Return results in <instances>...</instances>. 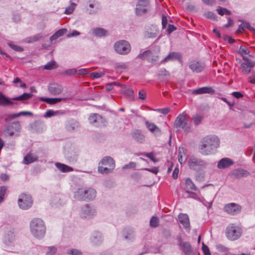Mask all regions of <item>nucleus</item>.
Listing matches in <instances>:
<instances>
[{
  "label": "nucleus",
  "mask_w": 255,
  "mask_h": 255,
  "mask_svg": "<svg viewBox=\"0 0 255 255\" xmlns=\"http://www.w3.org/2000/svg\"><path fill=\"white\" fill-rule=\"evenodd\" d=\"M220 145L219 138L215 135H208L204 137L200 145V153L205 155L215 152Z\"/></svg>",
  "instance_id": "f257e3e1"
},
{
  "label": "nucleus",
  "mask_w": 255,
  "mask_h": 255,
  "mask_svg": "<svg viewBox=\"0 0 255 255\" xmlns=\"http://www.w3.org/2000/svg\"><path fill=\"white\" fill-rule=\"evenodd\" d=\"M30 229L34 237L41 239L45 235L46 227L42 219L35 218L33 219L30 223Z\"/></svg>",
  "instance_id": "f03ea898"
},
{
  "label": "nucleus",
  "mask_w": 255,
  "mask_h": 255,
  "mask_svg": "<svg viewBox=\"0 0 255 255\" xmlns=\"http://www.w3.org/2000/svg\"><path fill=\"white\" fill-rule=\"evenodd\" d=\"M96 196V190L91 188L78 189L74 194L75 199L78 200H92Z\"/></svg>",
  "instance_id": "7ed1b4c3"
},
{
  "label": "nucleus",
  "mask_w": 255,
  "mask_h": 255,
  "mask_svg": "<svg viewBox=\"0 0 255 255\" xmlns=\"http://www.w3.org/2000/svg\"><path fill=\"white\" fill-rule=\"evenodd\" d=\"M115 167V162L110 156L104 157L100 162L98 171L102 174L111 173Z\"/></svg>",
  "instance_id": "20e7f679"
},
{
  "label": "nucleus",
  "mask_w": 255,
  "mask_h": 255,
  "mask_svg": "<svg viewBox=\"0 0 255 255\" xmlns=\"http://www.w3.org/2000/svg\"><path fill=\"white\" fill-rule=\"evenodd\" d=\"M225 233L228 240L234 241L241 237L243 231L241 227L234 224H230L226 228Z\"/></svg>",
  "instance_id": "39448f33"
},
{
  "label": "nucleus",
  "mask_w": 255,
  "mask_h": 255,
  "mask_svg": "<svg viewBox=\"0 0 255 255\" xmlns=\"http://www.w3.org/2000/svg\"><path fill=\"white\" fill-rule=\"evenodd\" d=\"M189 120V117L186 113L179 114L174 122V127L176 128H182L188 132L190 129V126L188 124Z\"/></svg>",
  "instance_id": "423d86ee"
},
{
  "label": "nucleus",
  "mask_w": 255,
  "mask_h": 255,
  "mask_svg": "<svg viewBox=\"0 0 255 255\" xmlns=\"http://www.w3.org/2000/svg\"><path fill=\"white\" fill-rule=\"evenodd\" d=\"M188 165L191 169L199 171L206 168L208 163L200 158L192 157L188 160Z\"/></svg>",
  "instance_id": "0eeeda50"
},
{
  "label": "nucleus",
  "mask_w": 255,
  "mask_h": 255,
  "mask_svg": "<svg viewBox=\"0 0 255 255\" xmlns=\"http://www.w3.org/2000/svg\"><path fill=\"white\" fill-rule=\"evenodd\" d=\"M115 51L120 54H128L131 49L130 45L128 41L121 40L117 42L114 45Z\"/></svg>",
  "instance_id": "6e6552de"
},
{
  "label": "nucleus",
  "mask_w": 255,
  "mask_h": 255,
  "mask_svg": "<svg viewBox=\"0 0 255 255\" xmlns=\"http://www.w3.org/2000/svg\"><path fill=\"white\" fill-rule=\"evenodd\" d=\"M31 196L29 194H22L18 200V204L20 208L26 210L32 205Z\"/></svg>",
  "instance_id": "1a4fd4ad"
},
{
  "label": "nucleus",
  "mask_w": 255,
  "mask_h": 255,
  "mask_svg": "<svg viewBox=\"0 0 255 255\" xmlns=\"http://www.w3.org/2000/svg\"><path fill=\"white\" fill-rule=\"evenodd\" d=\"M90 123L96 127H105L106 125V120L98 114H92L89 118Z\"/></svg>",
  "instance_id": "9d476101"
},
{
  "label": "nucleus",
  "mask_w": 255,
  "mask_h": 255,
  "mask_svg": "<svg viewBox=\"0 0 255 255\" xmlns=\"http://www.w3.org/2000/svg\"><path fill=\"white\" fill-rule=\"evenodd\" d=\"M241 206L235 203L227 204L224 208L225 212L229 215L233 216L239 214L241 211Z\"/></svg>",
  "instance_id": "9b49d317"
},
{
  "label": "nucleus",
  "mask_w": 255,
  "mask_h": 255,
  "mask_svg": "<svg viewBox=\"0 0 255 255\" xmlns=\"http://www.w3.org/2000/svg\"><path fill=\"white\" fill-rule=\"evenodd\" d=\"M21 130V125L19 122H14L6 127L5 132L9 136H13L15 132H19Z\"/></svg>",
  "instance_id": "f8f14e48"
},
{
  "label": "nucleus",
  "mask_w": 255,
  "mask_h": 255,
  "mask_svg": "<svg viewBox=\"0 0 255 255\" xmlns=\"http://www.w3.org/2000/svg\"><path fill=\"white\" fill-rule=\"evenodd\" d=\"M96 213L95 209L93 207L88 205L83 206L81 209V215L85 218H90L95 215Z\"/></svg>",
  "instance_id": "ddd939ff"
},
{
  "label": "nucleus",
  "mask_w": 255,
  "mask_h": 255,
  "mask_svg": "<svg viewBox=\"0 0 255 255\" xmlns=\"http://www.w3.org/2000/svg\"><path fill=\"white\" fill-rule=\"evenodd\" d=\"M137 57L142 60H146L149 62H155L158 60V56L149 50L145 51L139 54Z\"/></svg>",
  "instance_id": "4468645a"
},
{
  "label": "nucleus",
  "mask_w": 255,
  "mask_h": 255,
  "mask_svg": "<svg viewBox=\"0 0 255 255\" xmlns=\"http://www.w3.org/2000/svg\"><path fill=\"white\" fill-rule=\"evenodd\" d=\"M63 91L62 86L57 83H52L48 86V91L54 96H56L61 94Z\"/></svg>",
  "instance_id": "2eb2a0df"
},
{
  "label": "nucleus",
  "mask_w": 255,
  "mask_h": 255,
  "mask_svg": "<svg viewBox=\"0 0 255 255\" xmlns=\"http://www.w3.org/2000/svg\"><path fill=\"white\" fill-rule=\"evenodd\" d=\"M178 220L179 222L183 225L185 229L189 232L190 231V224L189 221V218L187 214L180 213L179 214Z\"/></svg>",
  "instance_id": "dca6fc26"
},
{
  "label": "nucleus",
  "mask_w": 255,
  "mask_h": 255,
  "mask_svg": "<svg viewBox=\"0 0 255 255\" xmlns=\"http://www.w3.org/2000/svg\"><path fill=\"white\" fill-rule=\"evenodd\" d=\"M189 67L193 72L199 73L204 69L205 65L202 62L193 61L189 63Z\"/></svg>",
  "instance_id": "f3484780"
},
{
  "label": "nucleus",
  "mask_w": 255,
  "mask_h": 255,
  "mask_svg": "<svg viewBox=\"0 0 255 255\" xmlns=\"http://www.w3.org/2000/svg\"><path fill=\"white\" fill-rule=\"evenodd\" d=\"M179 246L180 250L186 255H189L192 252V247L188 242H183L181 238L179 239Z\"/></svg>",
  "instance_id": "a211bd4d"
},
{
  "label": "nucleus",
  "mask_w": 255,
  "mask_h": 255,
  "mask_svg": "<svg viewBox=\"0 0 255 255\" xmlns=\"http://www.w3.org/2000/svg\"><path fill=\"white\" fill-rule=\"evenodd\" d=\"M233 160L229 158H222L218 163L217 167L220 169H225L234 164Z\"/></svg>",
  "instance_id": "6ab92c4d"
},
{
  "label": "nucleus",
  "mask_w": 255,
  "mask_h": 255,
  "mask_svg": "<svg viewBox=\"0 0 255 255\" xmlns=\"http://www.w3.org/2000/svg\"><path fill=\"white\" fill-rule=\"evenodd\" d=\"M145 125L148 130L156 136H160L161 134V129L153 123L145 122Z\"/></svg>",
  "instance_id": "aec40b11"
},
{
  "label": "nucleus",
  "mask_w": 255,
  "mask_h": 255,
  "mask_svg": "<svg viewBox=\"0 0 255 255\" xmlns=\"http://www.w3.org/2000/svg\"><path fill=\"white\" fill-rule=\"evenodd\" d=\"M215 90L210 87H203L194 90L192 94L194 95H200L203 94H213Z\"/></svg>",
  "instance_id": "412c9836"
},
{
  "label": "nucleus",
  "mask_w": 255,
  "mask_h": 255,
  "mask_svg": "<svg viewBox=\"0 0 255 255\" xmlns=\"http://www.w3.org/2000/svg\"><path fill=\"white\" fill-rule=\"evenodd\" d=\"M38 158L37 155L29 152L24 157L23 163L24 164L28 165L37 161Z\"/></svg>",
  "instance_id": "4be33fe9"
},
{
  "label": "nucleus",
  "mask_w": 255,
  "mask_h": 255,
  "mask_svg": "<svg viewBox=\"0 0 255 255\" xmlns=\"http://www.w3.org/2000/svg\"><path fill=\"white\" fill-rule=\"evenodd\" d=\"M232 175L237 178H240L243 177H247L249 175V173L246 170L238 169L234 170Z\"/></svg>",
  "instance_id": "5701e85b"
},
{
  "label": "nucleus",
  "mask_w": 255,
  "mask_h": 255,
  "mask_svg": "<svg viewBox=\"0 0 255 255\" xmlns=\"http://www.w3.org/2000/svg\"><path fill=\"white\" fill-rule=\"evenodd\" d=\"M65 98H49L41 97L40 100L42 102H45L46 103L50 105H53L58 102L62 101V100H65Z\"/></svg>",
  "instance_id": "b1692460"
},
{
  "label": "nucleus",
  "mask_w": 255,
  "mask_h": 255,
  "mask_svg": "<svg viewBox=\"0 0 255 255\" xmlns=\"http://www.w3.org/2000/svg\"><path fill=\"white\" fill-rule=\"evenodd\" d=\"M11 99L6 97L1 92H0V106H7L14 104Z\"/></svg>",
  "instance_id": "393cba45"
},
{
  "label": "nucleus",
  "mask_w": 255,
  "mask_h": 255,
  "mask_svg": "<svg viewBox=\"0 0 255 255\" xmlns=\"http://www.w3.org/2000/svg\"><path fill=\"white\" fill-rule=\"evenodd\" d=\"M186 159V149L183 147H179L178 150V161L182 164Z\"/></svg>",
  "instance_id": "a878e982"
},
{
  "label": "nucleus",
  "mask_w": 255,
  "mask_h": 255,
  "mask_svg": "<svg viewBox=\"0 0 255 255\" xmlns=\"http://www.w3.org/2000/svg\"><path fill=\"white\" fill-rule=\"evenodd\" d=\"M91 242L94 245H98L102 241V237L101 234L99 232H94L91 237Z\"/></svg>",
  "instance_id": "bb28decb"
},
{
  "label": "nucleus",
  "mask_w": 255,
  "mask_h": 255,
  "mask_svg": "<svg viewBox=\"0 0 255 255\" xmlns=\"http://www.w3.org/2000/svg\"><path fill=\"white\" fill-rule=\"evenodd\" d=\"M56 167L62 172H68L73 171V168L66 164L57 162L55 163Z\"/></svg>",
  "instance_id": "cd10ccee"
},
{
  "label": "nucleus",
  "mask_w": 255,
  "mask_h": 255,
  "mask_svg": "<svg viewBox=\"0 0 255 255\" xmlns=\"http://www.w3.org/2000/svg\"><path fill=\"white\" fill-rule=\"evenodd\" d=\"M180 57V55L177 52H171L164 59H163L161 63H165L169 61L174 60L178 59Z\"/></svg>",
  "instance_id": "c85d7f7f"
},
{
  "label": "nucleus",
  "mask_w": 255,
  "mask_h": 255,
  "mask_svg": "<svg viewBox=\"0 0 255 255\" xmlns=\"http://www.w3.org/2000/svg\"><path fill=\"white\" fill-rule=\"evenodd\" d=\"M68 30L66 28H62L56 31L53 35L50 37V40L52 41L63 36L67 32Z\"/></svg>",
  "instance_id": "c756f323"
},
{
  "label": "nucleus",
  "mask_w": 255,
  "mask_h": 255,
  "mask_svg": "<svg viewBox=\"0 0 255 255\" xmlns=\"http://www.w3.org/2000/svg\"><path fill=\"white\" fill-rule=\"evenodd\" d=\"M158 77L159 79L166 81L169 79V73L165 69H161L159 71Z\"/></svg>",
  "instance_id": "7c9ffc66"
},
{
  "label": "nucleus",
  "mask_w": 255,
  "mask_h": 255,
  "mask_svg": "<svg viewBox=\"0 0 255 255\" xmlns=\"http://www.w3.org/2000/svg\"><path fill=\"white\" fill-rule=\"evenodd\" d=\"M93 34L98 37L105 36L108 34V32L102 28H96L93 30Z\"/></svg>",
  "instance_id": "2f4dec72"
},
{
  "label": "nucleus",
  "mask_w": 255,
  "mask_h": 255,
  "mask_svg": "<svg viewBox=\"0 0 255 255\" xmlns=\"http://www.w3.org/2000/svg\"><path fill=\"white\" fill-rule=\"evenodd\" d=\"M132 137L134 140L140 143H142L144 140V135L138 130L133 132Z\"/></svg>",
  "instance_id": "473e14b6"
},
{
  "label": "nucleus",
  "mask_w": 255,
  "mask_h": 255,
  "mask_svg": "<svg viewBox=\"0 0 255 255\" xmlns=\"http://www.w3.org/2000/svg\"><path fill=\"white\" fill-rule=\"evenodd\" d=\"M66 156L70 162H74L77 160L78 153L75 151L71 150L66 154Z\"/></svg>",
  "instance_id": "72a5a7b5"
},
{
  "label": "nucleus",
  "mask_w": 255,
  "mask_h": 255,
  "mask_svg": "<svg viewBox=\"0 0 255 255\" xmlns=\"http://www.w3.org/2000/svg\"><path fill=\"white\" fill-rule=\"evenodd\" d=\"M32 97V95L30 93H23L22 95L16 97L14 98H12L11 100L14 101H25L30 99Z\"/></svg>",
  "instance_id": "f704fd0d"
},
{
  "label": "nucleus",
  "mask_w": 255,
  "mask_h": 255,
  "mask_svg": "<svg viewBox=\"0 0 255 255\" xmlns=\"http://www.w3.org/2000/svg\"><path fill=\"white\" fill-rule=\"evenodd\" d=\"M185 186L187 190H191L196 191L197 190L196 187L195 186V184L190 178H187L186 179ZM187 192L189 193L188 191H187Z\"/></svg>",
  "instance_id": "c9c22d12"
},
{
  "label": "nucleus",
  "mask_w": 255,
  "mask_h": 255,
  "mask_svg": "<svg viewBox=\"0 0 255 255\" xmlns=\"http://www.w3.org/2000/svg\"><path fill=\"white\" fill-rule=\"evenodd\" d=\"M250 65L248 63H242L241 65V69L242 72L248 74L251 73V70Z\"/></svg>",
  "instance_id": "e433bc0d"
},
{
  "label": "nucleus",
  "mask_w": 255,
  "mask_h": 255,
  "mask_svg": "<svg viewBox=\"0 0 255 255\" xmlns=\"http://www.w3.org/2000/svg\"><path fill=\"white\" fill-rule=\"evenodd\" d=\"M203 119V116L200 115L196 114L194 115L192 118L193 123L195 126L199 125Z\"/></svg>",
  "instance_id": "4c0bfd02"
},
{
  "label": "nucleus",
  "mask_w": 255,
  "mask_h": 255,
  "mask_svg": "<svg viewBox=\"0 0 255 255\" xmlns=\"http://www.w3.org/2000/svg\"><path fill=\"white\" fill-rule=\"evenodd\" d=\"M79 127V123L76 121H73L66 126V128L68 131H72L75 130Z\"/></svg>",
  "instance_id": "58836bf2"
},
{
  "label": "nucleus",
  "mask_w": 255,
  "mask_h": 255,
  "mask_svg": "<svg viewBox=\"0 0 255 255\" xmlns=\"http://www.w3.org/2000/svg\"><path fill=\"white\" fill-rule=\"evenodd\" d=\"M217 11L218 13L221 15H223L224 14L229 15L231 14V12L230 10L226 8H223L221 6L218 7Z\"/></svg>",
  "instance_id": "ea45409f"
},
{
  "label": "nucleus",
  "mask_w": 255,
  "mask_h": 255,
  "mask_svg": "<svg viewBox=\"0 0 255 255\" xmlns=\"http://www.w3.org/2000/svg\"><path fill=\"white\" fill-rule=\"evenodd\" d=\"M57 252V248L55 246H50L47 248L46 254L47 255H54Z\"/></svg>",
  "instance_id": "a19ab883"
},
{
  "label": "nucleus",
  "mask_w": 255,
  "mask_h": 255,
  "mask_svg": "<svg viewBox=\"0 0 255 255\" xmlns=\"http://www.w3.org/2000/svg\"><path fill=\"white\" fill-rule=\"evenodd\" d=\"M238 53L241 56L247 55L250 53V50L246 46H241L239 50Z\"/></svg>",
  "instance_id": "79ce46f5"
},
{
  "label": "nucleus",
  "mask_w": 255,
  "mask_h": 255,
  "mask_svg": "<svg viewBox=\"0 0 255 255\" xmlns=\"http://www.w3.org/2000/svg\"><path fill=\"white\" fill-rule=\"evenodd\" d=\"M159 220L156 217H152L150 220V225L151 227L156 228L158 226Z\"/></svg>",
  "instance_id": "37998d69"
},
{
  "label": "nucleus",
  "mask_w": 255,
  "mask_h": 255,
  "mask_svg": "<svg viewBox=\"0 0 255 255\" xmlns=\"http://www.w3.org/2000/svg\"><path fill=\"white\" fill-rule=\"evenodd\" d=\"M122 93L126 96L132 97L133 94V91L131 89L125 88V89L123 90Z\"/></svg>",
  "instance_id": "c03bdc74"
},
{
  "label": "nucleus",
  "mask_w": 255,
  "mask_h": 255,
  "mask_svg": "<svg viewBox=\"0 0 255 255\" xmlns=\"http://www.w3.org/2000/svg\"><path fill=\"white\" fill-rule=\"evenodd\" d=\"M147 10V8L144 7L136 6L135 9L136 14L139 15L145 14V13H146Z\"/></svg>",
  "instance_id": "a18cd8bd"
},
{
  "label": "nucleus",
  "mask_w": 255,
  "mask_h": 255,
  "mask_svg": "<svg viewBox=\"0 0 255 255\" xmlns=\"http://www.w3.org/2000/svg\"><path fill=\"white\" fill-rule=\"evenodd\" d=\"M16 118H17V114H9L4 116V121L8 122Z\"/></svg>",
  "instance_id": "49530a36"
},
{
  "label": "nucleus",
  "mask_w": 255,
  "mask_h": 255,
  "mask_svg": "<svg viewBox=\"0 0 255 255\" xmlns=\"http://www.w3.org/2000/svg\"><path fill=\"white\" fill-rule=\"evenodd\" d=\"M206 18H210L211 19L215 20L217 19L216 15L213 12L208 11L204 14Z\"/></svg>",
  "instance_id": "de8ad7c7"
},
{
  "label": "nucleus",
  "mask_w": 255,
  "mask_h": 255,
  "mask_svg": "<svg viewBox=\"0 0 255 255\" xmlns=\"http://www.w3.org/2000/svg\"><path fill=\"white\" fill-rule=\"evenodd\" d=\"M68 254L72 255H82V252L79 250L75 249L68 250L67 251Z\"/></svg>",
  "instance_id": "09e8293b"
},
{
  "label": "nucleus",
  "mask_w": 255,
  "mask_h": 255,
  "mask_svg": "<svg viewBox=\"0 0 255 255\" xmlns=\"http://www.w3.org/2000/svg\"><path fill=\"white\" fill-rule=\"evenodd\" d=\"M148 4V0H139L136 6L146 7Z\"/></svg>",
  "instance_id": "8fccbe9b"
},
{
  "label": "nucleus",
  "mask_w": 255,
  "mask_h": 255,
  "mask_svg": "<svg viewBox=\"0 0 255 255\" xmlns=\"http://www.w3.org/2000/svg\"><path fill=\"white\" fill-rule=\"evenodd\" d=\"M14 239V235L12 232H9V234L5 236V242L7 240L8 242L11 243Z\"/></svg>",
  "instance_id": "3c124183"
},
{
  "label": "nucleus",
  "mask_w": 255,
  "mask_h": 255,
  "mask_svg": "<svg viewBox=\"0 0 255 255\" xmlns=\"http://www.w3.org/2000/svg\"><path fill=\"white\" fill-rule=\"evenodd\" d=\"M75 5H76L75 3H71L70 6L69 7L66 8V9L65 10L64 13L65 14H67L72 13L74 9V7H75Z\"/></svg>",
  "instance_id": "603ef678"
},
{
  "label": "nucleus",
  "mask_w": 255,
  "mask_h": 255,
  "mask_svg": "<svg viewBox=\"0 0 255 255\" xmlns=\"http://www.w3.org/2000/svg\"><path fill=\"white\" fill-rule=\"evenodd\" d=\"M42 37V36L40 34H36L31 37L29 38V40L27 41L28 42H33L34 41H36L39 39H41Z\"/></svg>",
  "instance_id": "864d4df0"
},
{
  "label": "nucleus",
  "mask_w": 255,
  "mask_h": 255,
  "mask_svg": "<svg viewBox=\"0 0 255 255\" xmlns=\"http://www.w3.org/2000/svg\"><path fill=\"white\" fill-rule=\"evenodd\" d=\"M6 190V187L5 186L0 187V202H1L3 199V196L5 194Z\"/></svg>",
  "instance_id": "5fc2aeb1"
},
{
  "label": "nucleus",
  "mask_w": 255,
  "mask_h": 255,
  "mask_svg": "<svg viewBox=\"0 0 255 255\" xmlns=\"http://www.w3.org/2000/svg\"><path fill=\"white\" fill-rule=\"evenodd\" d=\"M202 250L205 255H211L208 246L204 243H202Z\"/></svg>",
  "instance_id": "6e6d98bb"
},
{
  "label": "nucleus",
  "mask_w": 255,
  "mask_h": 255,
  "mask_svg": "<svg viewBox=\"0 0 255 255\" xmlns=\"http://www.w3.org/2000/svg\"><path fill=\"white\" fill-rule=\"evenodd\" d=\"M243 57V59L244 61H246L245 63H248L250 65V67H254L255 65V63L253 61L251 60L249 58H248L247 57L245 56L244 55L242 56Z\"/></svg>",
  "instance_id": "4d7b16f0"
},
{
  "label": "nucleus",
  "mask_w": 255,
  "mask_h": 255,
  "mask_svg": "<svg viewBox=\"0 0 255 255\" xmlns=\"http://www.w3.org/2000/svg\"><path fill=\"white\" fill-rule=\"evenodd\" d=\"M216 249L221 252H227L228 251V248L220 244L216 246Z\"/></svg>",
  "instance_id": "13d9d810"
},
{
  "label": "nucleus",
  "mask_w": 255,
  "mask_h": 255,
  "mask_svg": "<svg viewBox=\"0 0 255 255\" xmlns=\"http://www.w3.org/2000/svg\"><path fill=\"white\" fill-rule=\"evenodd\" d=\"M104 75L103 72H93L91 73L90 76L94 78H99L102 77Z\"/></svg>",
  "instance_id": "bf43d9fd"
},
{
  "label": "nucleus",
  "mask_w": 255,
  "mask_h": 255,
  "mask_svg": "<svg viewBox=\"0 0 255 255\" xmlns=\"http://www.w3.org/2000/svg\"><path fill=\"white\" fill-rule=\"evenodd\" d=\"M146 94L144 90H142L138 92V98L139 99L144 100L146 99Z\"/></svg>",
  "instance_id": "052dcab7"
},
{
  "label": "nucleus",
  "mask_w": 255,
  "mask_h": 255,
  "mask_svg": "<svg viewBox=\"0 0 255 255\" xmlns=\"http://www.w3.org/2000/svg\"><path fill=\"white\" fill-rule=\"evenodd\" d=\"M157 111L158 112H159L164 115H166L170 112V108L167 107V108H163V109H158L157 110Z\"/></svg>",
  "instance_id": "680f3d73"
},
{
  "label": "nucleus",
  "mask_w": 255,
  "mask_h": 255,
  "mask_svg": "<svg viewBox=\"0 0 255 255\" xmlns=\"http://www.w3.org/2000/svg\"><path fill=\"white\" fill-rule=\"evenodd\" d=\"M55 64V63L54 61L49 62L44 66V68L47 70H50L53 68Z\"/></svg>",
  "instance_id": "e2e57ef3"
},
{
  "label": "nucleus",
  "mask_w": 255,
  "mask_h": 255,
  "mask_svg": "<svg viewBox=\"0 0 255 255\" xmlns=\"http://www.w3.org/2000/svg\"><path fill=\"white\" fill-rule=\"evenodd\" d=\"M55 116V111H53L52 110H49L47 111L45 113L44 117L45 118H50L51 117Z\"/></svg>",
  "instance_id": "0e129e2a"
},
{
  "label": "nucleus",
  "mask_w": 255,
  "mask_h": 255,
  "mask_svg": "<svg viewBox=\"0 0 255 255\" xmlns=\"http://www.w3.org/2000/svg\"><path fill=\"white\" fill-rule=\"evenodd\" d=\"M8 45L12 49H13V50H14L16 51H21L23 50L21 47L17 46V45H14L11 43H8Z\"/></svg>",
  "instance_id": "69168bd1"
},
{
  "label": "nucleus",
  "mask_w": 255,
  "mask_h": 255,
  "mask_svg": "<svg viewBox=\"0 0 255 255\" xmlns=\"http://www.w3.org/2000/svg\"><path fill=\"white\" fill-rule=\"evenodd\" d=\"M32 115H33L32 113H31L30 112H27V111H23V112H20L18 113H17V117H19L21 116H32Z\"/></svg>",
  "instance_id": "338daca9"
},
{
  "label": "nucleus",
  "mask_w": 255,
  "mask_h": 255,
  "mask_svg": "<svg viewBox=\"0 0 255 255\" xmlns=\"http://www.w3.org/2000/svg\"><path fill=\"white\" fill-rule=\"evenodd\" d=\"M176 29V28L172 24H169L167 29V31L169 34Z\"/></svg>",
  "instance_id": "774afa93"
}]
</instances>
